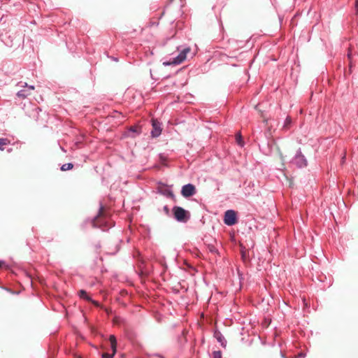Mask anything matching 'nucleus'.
<instances>
[{"label": "nucleus", "mask_w": 358, "mask_h": 358, "mask_svg": "<svg viewBox=\"0 0 358 358\" xmlns=\"http://www.w3.org/2000/svg\"><path fill=\"white\" fill-rule=\"evenodd\" d=\"M355 9L357 10V13H358V0H355Z\"/></svg>", "instance_id": "f3484780"}, {"label": "nucleus", "mask_w": 358, "mask_h": 358, "mask_svg": "<svg viewBox=\"0 0 358 358\" xmlns=\"http://www.w3.org/2000/svg\"><path fill=\"white\" fill-rule=\"evenodd\" d=\"M236 213L234 210H228L224 216V222L227 226H232L236 222Z\"/></svg>", "instance_id": "20e7f679"}, {"label": "nucleus", "mask_w": 358, "mask_h": 358, "mask_svg": "<svg viewBox=\"0 0 358 358\" xmlns=\"http://www.w3.org/2000/svg\"><path fill=\"white\" fill-rule=\"evenodd\" d=\"M195 193L196 189L192 184H187L182 187L181 194L185 197L193 196Z\"/></svg>", "instance_id": "423d86ee"}, {"label": "nucleus", "mask_w": 358, "mask_h": 358, "mask_svg": "<svg viewBox=\"0 0 358 358\" xmlns=\"http://www.w3.org/2000/svg\"><path fill=\"white\" fill-rule=\"evenodd\" d=\"M290 122H291V120H290L289 117H287V118L286 119V124H288V123H289Z\"/></svg>", "instance_id": "a211bd4d"}, {"label": "nucleus", "mask_w": 358, "mask_h": 358, "mask_svg": "<svg viewBox=\"0 0 358 358\" xmlns=\"http://www.w3.org/2000/svg\"><path fill=\"white\" fill-rule=\"evenodd\" d=\"M236 141H237L238 144L243 146L241 136L239 134H237V136H236Z\"/></svg>", "instance_id": "4468645a"}, {"label": "nucleus", "mask_w": 358, "mask_h": 358, "mask_svg": "<svg viewBox=\"0 0 358 358\" xmlns=\"http://www.w3.org/2000/svg\"><path fill=\"white\" fill-rule=\"evenodd\" d=\"M92 225L95 227H99L103 231L107 230L112 226V224L108 223L107 218L105 217L102 205L100 206L99 215L92 221Z\"/></svg>", "instance_id": "f257e3e1"}, {"label": "nucleus", "mask_w": 358, "mask_h": 358, "mask_svg": "<svg viewBox=\"0 0 358 358\" xmlns=\"http://www.w3.org/2000/svg\"><path fill=\"white\" fill-rule=\"evenodd\" d=\"M299 356H300V357H304V355H303L302 353H300V354H299Z\"/></svg>", "instance_id": "412c9836"}, {"label": "nucleus", "mask_w": 358, "mask_h": 358, "mask_svg": "<svg viewBox=\"0 0 358 358\" xmlns=\"http://www.w3.org/2000/svg\"><path fill=\"white\" fill-rule=\"evenodd\" d=\"M292 162L299 168L305 167L307 165V161L300 150L297 151Z\"/></svg>", "instance_id": "39448f33"}, {"label": "nucleus", "mask_w": 358, "mask_h": 358, "mask_svg": "<svg viewBox=\"0 0 358 358\" xmlns=\"http://www.w3.org/2000/svg\"><path fill=\"white\" fill-rule=\"evenodd\" d=\"M164 212H165L166 214H169V209L168 206H165L164 207Z\"/></svg>", "instance_id": "dca6fc26"}, {"label": "nucleus", "mask_w": 358, "mask_h": 358, "mask_svg": "<svg viewBox=\"0 0 358 358\" xmlns=\"http://www.w3.org/2000/svg\"><path fill=\"white\" fill-rule=\"evenodd\" d=\"M24 87L27 89L21 90L17 93V96L21 99H25L31 94V91L34 90V85H28L27 83H24Z\"/></svg>", "instance_id": "1a4fd4ad"}, {"label": "nucleus", "mask_w": 358, "mask_h": 358, "mask_svg": "<svg viewBox=\"0 0 358 358\" xmlns=\"http://www.w3.org/2000/svg\"><path fill=\"white\" fill-rule=\"evenodd\" d=\"M210 251H211V252H215V251H216V250H215V248H213V249H210Z\"/></svg>", "instance_id": "aec40b11"}, {"label": "nucleus", "mask_w": 358, "mask_h": 358, "mask_svg": "<svg viewBox=\"0 0 358 358\" xmlns=\"http://www.w3.org/2000/svg\"><path fill=\"white\" fill-rule=\"evenodd\" d=\"M175 219L178 222H185L188 220L187 211L180 206H175L173 208Z\"/></svg>", "instance_id": "7ed1b4c3"}, {"label": "nucleus", "mask_w": 358, "mask_h": 358, "mask_svg": "<svg viewBox=\"0 0 358 358\" xmlns=\"http://www.w3.org/2000/svg\"><path fill=\"white\" fill-rule=\"evenodd\" d=\"M109 341L110 343V347L113 350L112 353H104L103 354L102 357L103 358H113L116 352V346H117V341L115 336L110 335L109 338Z\"/></svg>", "instance_id": "6e6552de"}, {"label": "nucleus", "mask_w": 358, "mask_h": 358, "mask_svg": "<svg viewBox=\"0 0 358 358\" xmlns=\"http://www.w3.org/2000/svg\"><path fill=\"white\" fill-rule=\"evenodd\" d=\"M5 262L3 261H0V267L3 265Z\"/></svg>", "instance_id": "6ab92c4d"}, {"label": "nucleus", "mask_w": 358, "mask_h": 358, "mask_svg": "<svg viewBox=\"0 0 358 358\" xmlns=\"http://www.w3.org/2000/svg\"><path fill=\"white\" fill-rule=\"evenodd\" d=\"M152 129L151 131V136L153 138L159 136L162 134L161 124L157 120H152Z\"/></svg>", "instance_id": "0eeeda50"}, {"label": "nucleus", "mask_w": 358, "mask_h": 358, "mask_svg": "<svg viewBox=\"0 0 358 358\" xmlns=\"http://www.w3.org/2000/svg\"><path fill=\"white\" fill-rule=\"evenodd\" d=\"M217 339L218 342H220L221 345H223V342L225 341L224 338L222 335H220L217 337Z\"/></svg>", "instance_id": "2eb2a0df"}, {"label": "nucleus", "mask_w": 358, "mask_h": 358, "mask_svg": "<svg viewBox=\"0 0 358 358\" xmlns=\"http://www.w3.org/2000/svg\"><path fill=\"white\" fill-rule=\"evenodd\" d=\"M129 131L135 134V135L133 136V137H134L141 134V129L137 126H133L130 127Z\"/></svg>", "instance_id": "9b49d317"}, {"label": "nucleus", "mask_w": 358, "mask_h": 358, "mask_svg": "<svg viewBox=\"0 0 358 358\" xmlns=\"http://www.w3.org/2000/svg\"><path fill=\"white\" fill-rule=\"evenodd\" d=\"M348 57L349 59L350 58V53L348 54Z\"/></svg>", "instance_id": "4be33fe9"}, {"label": "nucleus", "mask_w": 358, "mask_h": 358, "mask_svg": "<svg viewBox=\"0 0 358 358\" xmlns=\"http://www.w3.org/2000/svg\"><path fill=\"white\" fill-rule=\"evenodd\" d=\"M78 295H79V296L80 298L84 299H85V300H87L88 301H92L91 297H90L87 295V292L85 290H83V289H81V290L79 291Z\"/></svg>", "instance_id": "9d476101"}, {"label": "nucleus", "mask_w": 358, "mask_h": 358, "mask_svg": "<svg viewBox=\"0 0 358 358\" xmlns=\"http://www.w3.org/2000/svg\"><path fill=\"white\" fill-rule=\"evenodd\" d=\"M73 167V164L71 163H66L62 166L61 170L63 171L71 170Z\"/></svg>", "instance_id": "f8f14e48"}, {"label": "nucleus", "mask_w": 358, "mask_h": 358, "mask_svg": "<svg viewBox=\"0 0 358 358\" xmlns=\"http://www.w3.org/2000/svg\"><path fill=\"white\" fill-rule=\"evenodd\" d=\"M189 51H190V48L188 47L183 48L182 50H180V52L178 54V56L173 57L172 59H170L169 62H164V65L169 66V65H171V64L176 65V64H181L182 62H184L185 60V59L187 58V54Z\"/></svg>", "instance_id": "f03ea898"}, {"label": "nucleus", "mask_w": 358, "mask_h": 358, "mask_svg": "<svg viewBox=\"0 0 358 358\" xmlns=\"http://www.w3.org/2000/svg\"><path fill=\"white\" fill-rule=\"evenodd\" d=\"M10 143L7 138H0V150H3V145H8Z\"/></svg>", "instance_id": "ddd939ff"}]
</instances>
